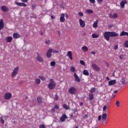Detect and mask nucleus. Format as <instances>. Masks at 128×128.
<instances>
[{
  "label": "nucleus",
  "mask_w": 128,
  "mask_h": 128,
  "mask_svg": "<svg viewBox=\"0 0 128 128\" xmlns=\"http://www.w3.org/2000/svg\"><path fill=\"white\" fill-rule=\"evenodd\" d=\"M118 36V34L116 32H106L104 33V36L108 42L110 40V37L112 38L113 36Z\"/></svg>",
  "instance_id": "obj_1"
},
{
  "label": "nucleus",
  "mask_w": 128,
  "mask_h": 128,
  "mask_svg": "<svg viewBox=\"0 0 128 128\" xmlns=\"http://www.w3.org/2000/svg\"><path fill=\"white\" fill-rule=\"evenodd\" d=\"M56 83L54 80V79H50V83L48 85V88L49 90H54V88H56Z\"/></svg>",
  "instance_id": "obj_2"
},
{
  "label": "nucleus",
  "mask_w": 128,
  "mask_h": 128,
  "mask_svg": "<svg viewBox=\"0 0 128 128\" xmlns=\"http://www.w3.org/2000/svg\"><path fill=\"white\" fill-rule=\"evenodd\" d=\"M18 72H20V67L18 66L14 69L11 75L12 78H14V76H16L18 74Z\"/></svg>",
  "instance_id": "obj_3"
},
{
  "label": "nucleus",
  "mask_w": 128,
  "mask_h": 128,
  "mask_svg": "<svg viewBox=\"0 0 128 128\" xmlns=\"http://www.w3.org/2000/svg\"><path fill=\"white\" fill-rule=\"evenodd\" d=\"M36 54L37 56H36V60L39 62H44V58H42V57L40 54L38 53H37Z\"/></svg>",
  "instance_id": "obj_4"
},
{
  "label": "nucleus",
  "mask_w": 128,
  "mask_h": 128,
  "mask_svg": "<svg viewBox=\"0 0 128 128\" xmlns=\"http://www.w3.org/2000/svg\"><path fill=\"white\" fill-rule=\"evenodd\" d=\"M68 92L71 94H76V88L72 87L68 89Z\"/></svg>",
  "instance_id": "obj_5"
},
{
  "label": "nucleus",
  "mask_w": 128,
  "mask_h": 128,
  "mask_svg": "<svg viewBox=\"0 0 128 128\" xmlns=\"http://www.w3.org/2000/svg\"><path fill=\"white\" fill-rule=\"evenodd\" d=\"M92 67L95 72H98L100 70V67L94 63H92Z\"/></svg>",
  "instance_id": "obj_6"
},
{
  "label": "nucleus",
  "mask_w": 128,
  "mask_h": 128,
  "mask_svg": "<svg viewBox=\"0 0 128 128\" xmlns=\"http://www.w3.org/2000/svg\"><path fill=\"white\" fill-rule=\"evenodd\" d=\"M79 24L81 28H84L86 26V22L82 18L79 19Z\"/></svg>",
  "instance_id": "obj_7"
},
{
  "label": "nucleus",
  "mask_w": 128,
  "mask_h": 128,
  "mask_svg": "<svg viewBox=\"0 0 128 128\" xmlns=\"http://www.w3.org/2000/svg\"><path fill=\"white\" fill-rule=\"evenodd\" d=\"M64 16H66V14H60V22H66V18H64Z\"/></svg>",
  "instance_id": "obj_8"
},
{
  "label": "nucleus",
  "mask_w": 128,
  "mask_h": 128,
  "mask_svg": "<svg viewBox=\"0 0 128 128\" xmlns=\"http://www.w3.org/2000/svg\"><path fill=\"white\" fill-rule=\"evenodd\" d=\"M15 4H16V6H23L24 8H26V4L24 2H15Z\"/></svg>",
  "instance_id": "obj_9"
},
{
  "label": "nucleus",
  "mask_w": 128,
  "mask_h": 128,
  "mask_svg": "<svg viewBox=\"0 0 128 128\" xmlns=\"http://www.w3.org/2000/svg\"><path fill=\"white\" fill-rule=\"evenodd\" d=\"M66 118H68V116H66V114H64L60 117V120L62 122H65Z\"/></svg>",
  "instance_id": "obj_10"
},
{
  "label": "nucleus",
  "mask_w": 128,
  "mask_h": 128,
  "mask_svg": "<svg viewBox=\"0 0 128 128\" xmlns=\"http://www.w3.org/2000/svg\"><path fill=\"white\" fill-rule=\"evenodd\" d=\"M128 4V1H126V0H122L120 2V6L122 8H124V4Z\"/></svg>",
  "instance_id": "obj_11"
},
{
  "label": "nucleus",
  "mask_w": 128,
  "mask_h": 128,
  "mask_svg": "<svg viewBox=\"0 0 128 128\" xmlns=\"http://www.w3.org/2000/svg\"><path fill=\"white\" fill-rule=\"evenodd\" d=\"M12 98V94L10 92L6 93L4 95L5 100H10Z\"/></svg>",
  "instance_id": "obj_12"
},
{
  "label": "nucleus",
  "mask_w": 128,
  "mask_h": 128,
  "mask_svg": "<svg viewBox=\"0 0 128 128\" xmlns=\"http://www.w3.org/2000/svg\"><path fill=\"white\" fill-rule=\"evenodd\" d=\"M52 52L50 48L48 50L47 53L46 54V56L48 58H52Z\"/></svg>",
  "instance_id": "obj_13"
},
{
  "label": "nucleus",
  "mask_w": 128,
  "mask_h": 128,
  "mask_svg": "<svg viewBox=\"0 0 128 128\" xmlns=\"http://www.w3.org/2000/svg\"><path fill=\"white\" fill-rule=\"evenodd\" d=\"M4 26V20L2 19L0 20V30H2Z\"/></svg>",
  "instance_id": "obj_14"
},
{
  "label": "nucleus",
  "mask_w": 128,
  "mask_h": 128,
  "mask_svg": "<svg viewBox=\"0 0 128 128\" xmlns=\"http://www.w3.org/2000/svg\"><path fill=\"white\" fill-rule=\"evenodd\" d=\"M1 10L4 12H8V8L6 6H1Z\"/></svg>",
  "instance_id": "obj_15"
},
{
  "label": "nucleus",
  "mask_w": 128,
  "mask_h": 128,
  "mask_svg": "<svg viewBox=\"0 0 128 128\" xmlns=\"http://www.w3.org/2000/svg\"><path fill=\"white\" fill-rule=\"evenodd\" d=\"M116 84V80H113L109 81L108 84L109 86H113L114 84Z\"/></svg>",
  "instance_id": "obj_16"
},
{
  "label": "nucleus",
  "mask_w": 128,
  "mask_h": 128,
  "mask_svg": "<svg viewBox=\"0 0 128 128\" xmlns=\"http://www.w3.org/2000/svg\"><path fill=\"white\" fill-rule=\"evenodd\" d=\"M67 56L68 58L71 60H72V54L71 51H68L67 52Z\"/></svg>",
  "instance_id": "obj_17"
},
{
  "label": "nucleus",
  "mask_w": 128,
  "mask_h": 128,
  "mask_svg": "<svg viewBox=\"0 0 128 128\" xmlns=\"http://www.w3.org/2000/svg\"><path fill=\"white\" fill-rule=\"evenodd\" d=\"M74 78H75V80L77 82H80V78L76 73H74Z\"/></svg>",
  "instance_id": "obj_18"
},
{
  "label": "nucleus",
  "mask_w": 128,
  "mask_h": 128,
  "mask_svg": "<svg viewBox=\"0 0 128 128\" xmlns=\"http://www.w3.org/2000/svg\"><path fill=\"white\" fill-rule=\"evenodd\" d=\"M107 118H108V114H106V113H104L102 116V120H103V122H105V120H106Z\"/></svg>",
  "instance_id": "obj_19"
},
{
  "label": "nucleus",
  "mask_w": 128,
  "mask_h": 128,
  "mask_svg": "<svg viewBox=\"0 0 128 128\" xmlns=\"http://www.w3.org/2000/svg\"><path fill=\"white\" fill-rule=\"evenodd\" d=\"M110 18H118V14H110L109 15Z\"/></svg>",
  "instance_id": "obj_20"
},
{
  "label": "nucleus",
  "mask_w": 128,
  "mask_h": 128,
  "mask_svg": "<svg viewBox=\"0 0 128 128\" xmlns=\"http://www.w3.org/2000/svg\"><path fill=\"white\" fill-rule=\"evenodd\" d=\"M12 40V36H8L6 38V42H10Z\"/></svg>",
  "instance_id": "obj_21"
},
{
  "label": "nucleus",
  "mask_w": 128,
  "mask_h": 128,
  "mask_svg": "<svg viewBox=\"0 0 128 128\" xmlns=\"http://www.w3.org/2000/svg\"><path fill=\"white\" fill-rule=\"evenodd\" d=\"M13 38H20V36L18 33H14L13 34Z\"/></svg>",
  "instance_id": "obj_22"
},
{
  "label": "nucleus",
  "mask_w": 128,
  "mask_h": 128,
  "mask_svg": "<svg viewBox=\"0 0 128 128\" xmlns=\"http://www.w3.org/2000/svg\"><path fill=\"white\" fill-rule=\"evenodd\" d=\"M121 82L122 84H128V82L126 81V78H124V77H122Z\"/></svg>",
  "instance_id": "obj_23"
},
{
  "label": "nucleus",
  "mask_w": 128,
  "mask_h": 128,
  "mask_svg": "<svg viewBox=\"0 0 128 128\" xmlns=\"http://www.w3.org/2000/svg\"><path fill=\"white\" fill-rule=\"evenodd\" d=\"M98 20H96L95 22H94L92 25L94 28H98Z\"/></svg>",
  "instance_id": "obj_24"
},
{
  "label": "nucleus",
  "mask_w": 128,
  "mask_h": 128,
  "mask_svg": "<svg viewBox=\"0 0 128 128\" xmlns=\"http://www.w3.org/2000/svg\"><path fill=\"white\" fill-rule=\"evenodd\" d=\"M128 34V32H125L124 31H122L120 34V36H127Z\"/></svg>",
  "instance_id": "obj_25"
},
{
  "label": "nucleus",
  "mask_w": 128,
  "mask_h": 128,
  "mask_svg": "<svg viewBox=\"0 0 128 128\" xmlns=\"http://www.w3.org/2000/svg\"><path fill=\"white\" fill-rule=\"evenodd\" d=\"M82 50L83 52H86L88 50V47L86 46H84L82 48Z\"/></svg>",
  "instance_id": "obj_26"
},
{
  "label": "nucleus",
  "mask_w": 128,
  "mask_h": 128,
  "mask_svg": "<svg viewBox=\"0 0 128 128\" xmlns=\"http://www.w3.org/2000/svg\"><path fill=\"white\" fill-rule=\"evenodd\" d=\"M99 36H100L96 34H92V38H99Z\"/></svg>",
  "instance_id": "obj_27"
},
{
  "label": "nucleus",
  "mask_w": 128,
  "mask_h": 128,
  "mask_svg": "<svg viewBox=\"0 0 128 128\" xmlns=\"http://www.w3.org/2000/svg\"><path fill=\"white\" fill-rule=\"evenodd\" d=\"M70 70L71 72H74V74H76V68L74 66L70 67Z\"/></svg>",
  "instance_id": "obj_28"
},
{
  "label": "nucleus",
  "mask_w": 128,
  "mask_h": 128,
  "mask_svg": "<svg viewBox=\"0 0 128 128\" xmlns=\"http://www.w3.org/2000/svg\"><path fill=\"white\" fill-rule=\"evenodd\" d=\"M37 100L38 104H42V98L40 96H39L37 98Z\"/></svg>",
  "instance_id": "obj_29"
},
{
  "label": "nucleus",
  "mask_w": 128,
  "mask_h": 128,
  "mask_svg": "<svg viewBox=\"0 0 128 128\" xmlns=\"http://www.w3.org/2000/svg\"><path fill=\"white\" fill-rule=\"evenodd\" d=\"M0 122L1 124H4V117L3 116H0Z\"/></svg>",
  "instance_id": "obj_30"
},
{
  "label": "nucleus",
  "mask_w": 128,
  "mask_h": 128,
  "mask_svg": "<svg viewBox=\"0 0 128 128\" xmlns=\"http://www.w3.org/2000/svg\"><path fill=\"white\" fill-rule=\"evenodd\" d=\"M83 74L84 76H89L90 74L88 73V70H84L83 71Z\"/></svg>",
  "instance_id": "obj_31"
},
{
  "label": "nucleus",
  "mask_w": 128,
  "mask_h": 128,
  "mask_svg": "<svg viewBox=\"0 0 128 128\" xmlns=\"http://www.w3.org/2000/svg\"><path fill=\"white\" fill-rule=\"evenodd\" d=\"M94 100V94H89V100Z\"/></svg>",
  "instance_id": "obj_32"
},
{
  "label": "nucleus",
  "mask_w": 128,
  "mask_h": 128,
  "mask_svg": "<svg viewBox=\"0 0 128 128\" xmlns=\"http://www.w3.org/2000/svg\"><path fill=\"white\" fill-rule=\"evenodd\" d=\"M50 50H51V52H53V54H58L59 52L58 51L53 50L52 48H50Z\"/></svg>",
  "instance_id": "obj_33"
},
{
  "label": "nucleus",
  "mask_w": 128,
  "mask_h": 128,
  "mask_svg": "<svg viewBox=\"0 0 128 128\" xmlns=\"http://www.w3.org/2000/svg\"><path fill=\"white\" fill-rule=\"evenodd\" d=\"M35 82L36 84H40V80L38 78H36L35 80Z\"/></svg>",
  "instance_id": "obj_34"
},
{
  "label": "nucleus",
  "mask_w": 128,
  "mask_h": 128,
  "mask_svg": "<svg viewBox=\"0 0 128 128\" xmlns=\"http://www.w3.org/2000/svg\"><path fill=\"white\" fill-rule=\"evenodd\" d=\"M86 12H87V14H92V12H94V11H92L91 10H86Z\"/></svg>",
  "instance_id": "obj_35"
},
{
  "label": "nucleus",
  "mask_w": 128,
  "mask_h": 128,
  "mask_svg": "<svg viewBox=\"0 0 128 128\" xmlns=\"http://www.w3.org/2000/svg\"><path fill=\"white\" fill-rule=\"evenodd\" d=\"M63 107L64 108H65V110H70V106L66 104L63 105Z\"/></svg>",
  "instance_id": "obj_36"
},
{
  "label": "nucleus",
  "mask_w": 128,
  "mask_h": 128,
  "mask_svg": "<svg viewBox=\"0 0 128 128\" xmlns=\"http://www.w3.org/2000/svg\"><path fill=\"white\" fill-rule=\"evenodd\" d=\"M106 110H108V106H104L103 107V112H106Z\"/></svg>",
  "instance_id": "obj_37"
},
{
  "label": "nucleus",
  "mask_w": 128,
  "mask_h": 128,
  "mask_svg": "<svg viewBox=\"0 0 128 128\" xmlns=\"http://www.w3.org/2000/svg\"><path fill=\"white\" fill-rule=\"evenodd\" d=\"M45 44H50V40L48 39L46 40L45 42Z\"/></svg>",
  "instance_id": "obj_38"
},
{
  "label": "nucleus",
  "mask_w": 128,
  "mask_h": 128,
  "mask_svg": "<svg viewBox=\"0 0 128 128\" xmlns=\"http://www.w3.org/2000/svg\"><path fill=\"white\" fill-rule=\"evenodd\" d=\"M90 92H96V88H91L90 90Z\"/></svg>",
  "instance_id": "obj_39"
},
{
  "label": "nucleus",
  "mask_w": 128,
  "mask_h": 128,
  "mask_svg": "<svg viewBox=\"0 0 128 128\" xmlns=\"http://www.w3.org/2000/svg\"><path fill=\"white\" fill-rule=\"evenodd\" d=\"M80 64H82V66H86V62H84V61L80 60Z\"/></svg>",
  "instance_id": "obj_40"
},
{
  "label": "nucleus",
  "mask_w": 128,
  "mask_h": 128,
  "mask_svg": "<svg viewBox=\"0 0 128 128\" xmlns=\"http://www.w3.org/2000/svg\"><path fill=\"white\" fill-rule=\"evenodd\" d=\"M50 64L51 66H56V62L54 61H52L51 62Z\"/></svg>",
  "instance_id": "obj_41"
},
{
  "label": "nucleus",
  "mask_w": 128,
  "mask_h": 128,
  "mask_svg": "<svg viewBox=\"0 0 128 128\" xmlns=\"http://www.w3.org/2000/svg\"><path fill=\"white\" fill-rule=\"evenodd\" d=\"M124 46L125 48H128V40H126L124 44Z\"/></svg>",
  "instance_id": "obj_42"
},
{
  "label": "nucleus",
  "mask_w": 128,
  "mask_h": 128,
  "mask_svg": "<svg viewBox=\"0 0 128 128\" xmlns=\"http://www.w3.org/2000/svg\"><path fill=\"white\" fill-rule=\"evenodd\" d=\"M120 101L117 100L116 102V106L118 108V106H120Z\"/></svg>",
  "instance_id": "obj_43"
},
{
  "label": "nucleus",
  "mask_w": 128,
  "mask_h": 128,
  "mask_svg": "<svg viewBox=\"0 0 128 128\" xmlns=\"http://www.w3.org/2000/svg\"><path fill=\"white\" fill-rule=\"evenodd\" d=\"M38 78L40 80H46V78L42 76H40Z\"/></svg>",
  "instance_id": "obj_44"
},
{
  "label": "nucleus",
  "mask_w": 128,
  "mask_h": 128,
  "mask_svg": "<svg viewBox=\"0 0 128 128\" xmlns=\"http://www.w3.org/2000/svg\"><path fill=\"white\" fill-rule=\"evenodd\" d=\"M78 14L80 16H84V13L82 12H79Z\"/></svg>",
  "instance_id": "obj_45"
},
{
  "label": "nucleus",
  "mask_w": 128,
  "mask_h": 128,
  "mask_svg": "<svg viewBox=\"0 0 128 128\" xmlns=\"http://www.w3.org/2000/svg\"><path fill=\"white\" fill-rule=\"evenodd\" d=\"M118 45H115L114 46V50H118Z\"/></svg>",
  "instance_id": "obj_46"
},
{
  "label": "nucleus",
  "mask_w": 128,
  "mask_h": 128,
  "mask_svg": "<svg viewBox=\"0 0 128 128\" xmlns=\"http://www.w3.org/2000/svg\"><path fill=\"white\" fill-rule=\"evenodd\" d=\"M39 128H46V126L44 124H41Z\"/></svg>",
  "instance_id": "obj_47"
},
{
  "label": "nucleus",
  "mask_w": 128,
  "mask_h": 128,
  "mask_svg": "<svg viewBox=\"0 0 128 128\" xmlns=\"http://www.w3.org/2000/svg\"><path fill=\"white\" fill-rule=\"evenodd\" d=\"M90 2L92 4H95L96 3V0H89Z\"/></svg>",
  "instance_id": "obj_48"
},
{
  "label": "nucleus",
  "mask_w": 128,
  "mask_h": 128,
  "mask_svg": "<svg viewBox=\"0 0 128 128\" xmlns=\"http://www.w3.org/2000/svg\"><path fill=\"white\" fill-rule=\"evenodd\" d=\"M104 0H97L96 2L98 4H100L103 2Z\"/></svg>",
  "instance_id": "obj_49"
},
{
  "label": "nucleus",
  "mask_w": 128,
  "mask_h": 128,
  "mask_svg": "<svg viewBox=\"0 0 128 128\" xmlns=\"http://www.w3.org/2000/svg\"><path fill=\"white\" fill-rule=\"evenodd\" d=\"M54 100H58V96L56 95L55 97L54 98Z\"/></svg>",
  "instance_id": "obj_50"
},
{
  "label": "nucleus",
  "mask_w": 128,
  "mask_h": 128,
  "mask_svg": "<svg viewBox=\"0 0 128 128\" xmlns=\"http://www.w3.org/2000/svg\"><path fill=\"white\" fill-rule=\"evenodd\" d=\"M102 120V116H99L98 117V120L100 122Z\"/></svg>",
  "instance_id": "obj_51"
},
{
  "label": "nucleus",
  "mask_w": 128,
  "mask_h": 128,
  "mask_svg": "<svg viewBox=\"0 0 128 128\" xmlns=\"http://www.w3.org/2000/svg\"><path fill=\"white\" fill-rule=\"evenodd\" d=\"M54 108H55L56 110H58V105H56L54 107Z\"/></svg>",
  "instance_id": "obj_52"
},
{
  "label": "nucleus",
  "mask_w": 128,
  "mask_h": 128,
  "mask_svg": "<svg viewBox=\"0 0 128 128\" xmlns=\"http://www.w3.org/2000/svg\"><path fill=\"white\" fill-rule=\"evenodd\" d=\"M22 2H26L28 0H21Z\"/></svg>",
  "instance_id": "obj_53"
},
{
  "label": "nucleus",
  "mask_w": 128,
  "mask_h": 128,
  "mask_svg": "<svg viewBox=\"0 0 128 128\" xmlns=\"http://www.w3.org/2000/svg\"><path fill=\"white\" fill-rule=\"evenodd\" d=\"M65 16H66V18H68V14H65Z\"/></svg>",
  "instance_id": "obj_54"
},
{
  "label": "nucleus",
  "mask_w": 128,
  "mask_h": 128,
  "mask_svg": "<svg viewBox=\"0 0 128 128\" xmlns=\"http://www.w3.org/2000/svg\"><path fill=\"white\" fill-rule=\"evenodd\" d=\"M123 56H124L120 55V58L121 60H122Z\"/></svg>",
  "instance_id": "obj_55"
},
{
  "label": "nucleus",
  "mask_w": 128,
  "mask_h": 128,
  "mask_svg": "<svg viewBox=\"0 0 128 128\" xmlns=\"http://www.w3.org/2000/svg\"><path fill=\"white\" fill-rule=\"evenodd\" d=\"M91 54H96V52H91Z\"/></svg>",
  "instance_id": "obj_56"
},
{
  "label": "nucleus",
  "mask_w": 128,
  "mask_h": 128,
  "mask_svg": "<svg viewBox=\"0 0 128 128\" xmlns=\"http://www.w3.org/2000/svg\"><path fill=\"white\" fill-rule=\"evenodd\" d=\"M106 79L107 80H110V78L108 77H106Z\"/></svg>",
  "instance_id": "obj_57"
},
{
  "label": "nucleus",
  "mask_w": 128,
  "mask_h": 128,
  "mask_svg": "<svg viewBox=\"0 0 128 128\" xmlns=\"http://www.w3.org/2000/svg\"><path fill=\"white\" fill-rule=\"evenodd\" d=\"M106 66L107 68H108V66H110V65L108 63L106 64Z\"/></svg>",
  "instance_id": "obj_58"
},
{
  "label": "nucleus",
  "mask_w": 128,
  "mask_h": 128,
  "mask_svg": "<svg viewBox=\"0 0 128 128\" xmlns=\"http://www.w3.org/2000/svg\"><path fill=\"white\" fill-rule=\"evenodd\" d=\"M51 18L52 20L54 18H55V17L54 16H51Z\"/></svg>",
  "instance_id": "obj_59"
},
{
  "label": "nucleus",
  "mask_w": 128,
  "mask_h": 128,
  "mask_svg": "<svg viewBox=\"0 0 128 128\" xmlns=\"http://www.w3.org/2000/svg\"><path fill=\"white\" fill-rule=\"evenodd\" d=\"M54 110H56V108H53L52 109V112H54Z\"/></svg>",
  "instance_id": "obj_60"
},
{
  "label": "nucleus",
  "mask_w": 128,
  "mask_h": 128,
  "mask_svg": "<svg viewBox=\"0 0 128 128\" xmlns=\"http://www.w3.org/2000/svg\"><path fill=\"white\" fill-rule=\"evenodd\" d=\"M118 92V90H115L114 92V94H116Z\"/></svg>",
  "instance_id": "obj_61"
},
{
  "label": "nucleus",
  "mask_w": 128,
  "mask_h": 128,
  "mask_svg": "<svg viewBox=\"0 0 128 128\" xmlns=\"http://www.w3.org/2000/svg\"><path fill=\"white\" fill-rule=\"evenodd\" d=\"M80 104V106H82L84 104H83L82 102H81V103Z\"/></svg>",
  "instance_id": "obj_62"
},
{
  "label": "nucleus",
  "mask_w": 128,
  "mask_h": 128,
  "mask_svg": "<svg viewBox=\"0 0 128 128\" xmlns=\"http://www.w3.org/2000/svg\"><path fill=\"white\" fill-rule=\"evenodd\" d=\"M70 118H72V115H70Z\"/></svg>",
  "instance_id": "obj_63"
},
{
  "label": "nucleus",
  "mask_w": 128,
  "mask_h": 128,
  "mask_svg": "<svg viewBox=\"0 0 128 128\" xmlns=\"http://www.w3.org/2000/svg\"><path fill=\"white\" fill-rule=\"evenodd\" d=\"M74 128H78V126H76V127H75Z\"/></svg>",
  "instance_id": "obj_64"
}]
</instances>
